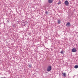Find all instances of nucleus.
I'll use <instances>...</instances> for the list:
<instances>
[{"mask_svg": "<svg viewBox=\"0 0 78 78\" xmlns=\"http://www.w3.org/2000/svg\"><path fill=\"white\" fill-rule=\"evenodd\" d=\"M62 76H64V77H66L67 75L66 74V73H62Z\"/></svg>", "mask_w": 78, "mask_h": 78, "instance_id": "nucleus-3", "label": "nucleus"}, {"mask_svg": "<svg viewBox=\"0 0 78 78\" xmlns=\"http://www.w3.org/2000/svg\"><path fill=\"white\" fill-rule=\"evenodd\" d=\"M31 65H29L28 67L29 68H31Z\"/></svg>", "mask_w": 78, "mask_h": 78, "instance_id": "nucleus-11", "label": "nucleus"}, {"mask_svg": "<svg viewBox=\"0 0 78 78\" xmlns=\"http://www.w3.org/2000/svg\"><path fill=\"white\" fill-rule=\"evenodd\" d=\"M64 4L66 6H68L69 4V1H66L65 2Z\"/></svg>", "mask_w": 78, "mask_h": 78, "instance_id": "nucleus-2", "label": "nucleus"}, {"mask_svg": "<svg viewBox=\"0 0 78 78\" xmlns=\"http://www.w3.org/2000/svg\"><path fill=\"white\" fill-rule=\"evenodd\" d=\"M62 54H63L64 53V52H63V51H62L61 52H60Z\"/></svg>", "mask_w": 78, "mask_h": 78, "instance_id": "nucleus-10", "label": "nucleus"}, {"mask_svg": "<svg viewBox=\"0 0 78 78\" xmlns=\"http://www.w3.org/2000/svg\"><path fill=\"white\" fill-rule=\"evenodd\" d=\"M45 13L46 14H48V11H46L45 12Z\"/></svg>", "mask_w": 78, "mask_h": 78, "instance_id": "nucleus-12", "label": "nucleus"}, {"mask_svg": "<svg viewBox=\"0 0 78 78\" xmlns=\"http://www.w3.org/2000/svg\"><path fill=\"white\" fill-rule=\"evenodd\" d=\"M8 22H9V21H8Z\"/></svg>", "mask_w": 78, "mask_h": 78, "instance_id": "nucleus-15", "label": "nucleus"}, {"mask_svg": "<svg viewBox=\"0 0 78 78\" xmlns=\"http://www.w3.org/2000/svg\"><path fill=\"white\" fill-rule=\"evenodd\" d=\"M58 4H61V2L60 1V2H58Z\"/></svg>", "mask_w": 78, "mask_h": 78, "instance_id": "nucleus-13", "label": "nucleus"}, {"mask_svg": "<svg viewBox=\"0 0 78 78\" xmlns=\"http://www.w3.org/2000/svg\"><path fill=\"white\" fill-rule=\"evenodd\" d=\"M72 51L73 52H76V49L75 48H73L72 49Z\"/></svg>", "mask_w": 78, "mask_h": 78, "instance_id": "nucleus-5", "label": "nucleus"}, {"mask_svg": "<svg viewBox=\"0 0 78 78\" xmlns=\"http://www.w3.org/2000/svg\"><path fill=\"white\" fill-rule=\"evenodd\" d=\"M77 37H78V36H77Z\"/></svg>", "mask_w": 78, "mask_h": 78, "instance_id": "nucleus-16", "label": "nucleus"}, {"mask_svg": "<svg viewBox=\"0 0 78 78\" xmlns=\"http://www.w3.org/2000/svg\"><path fill=\"white\" fill-rule=\"evenodd\" d=\"M58 24H59V23H61V21L60 20H58Z\"/></svg>", "mask_w": 78, "mask_h": 78, "instance_id": "nucleus-9", "label": "nucleus"}, {"mask_svg": "<svg viewBox=\"0 0 78 78\" xmlns=\"http://www.w3.org/2000/svg\"><path fill=\"white\" fill-rule=\"evenodd\" d=\"M70 26V23L69 22L67 23L66 24V26L68 27H69Z\"/></svg>", "mask_w": 78, "mask_h": 78, "instance_id": "nucleus-4", "label": "nucleus"}, {"mask_svg": "<svg viewBox=\"0 0 78 78\" xmlns=\"http://www.w3.org/2000/svg\"><path fill=\"white\" fill-rule=\"evenodd\" d=\"M51 70V66H48L47 68V71L48 72H50Z\"/></svg>", "mask_w": 78, "mask_h": 78, "instance_id": "nucleus-1", "label": "nucleus"}, {"mask_svg": "<svg viewBox=\"0 0 78 78\" xmlns=\"http://www.w3.org/2000/svg\"><path fill=\"white\" fill-rule=\"evenodd\" d=\"M78 65H76L74 66L75 69H78Z\"/></svg>", "mask_w": 78, "mask_h": 78, "instance_id": "nucleus-7", "label": "nucleus"}, {"mask_svg": "<svg viewBox=\"0 0 78 78\" xmlns=\"http://www.w3.org/2000/svg\"><path fill=\"white\" fill-rule=\"evenodd\" d=\"M24 25H27L28 23V22L27 21H25L24 22Z\"/></svg>", "mask_w": 78, "mask_h": 78, "instance_id": "nucleus-8", "label": "nucleus"}, {"mask_svg": "<svg viewBox=\"0 0 78 78\" xmlns=\"http://www.w3.org/2000/svg\"><path fill=\"white\" fill-rule=\"evenodd\" d=\"M53 0H48V3H52V2H53Z\"/></svg>", "mask_w": 78, "mask_h": 78, "instance_id": "nucleus-6", "label": "nucleus"}, {"mask_svg": "<svg viewBox=\"0 0 78 78\" xmlns=\"http://www.w3.org/2000/svg\"><path fill=\"white\" fill-rule=\"evenodd\" d=\"M6 78L5 77H1V78Z\"/></svg>", "mask_w": 78, "mask_h": 78, "instance_id": "nucleus-14", "label": "nucleus"}]
</instances>
